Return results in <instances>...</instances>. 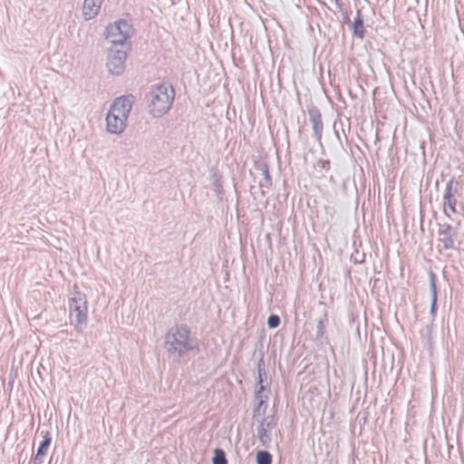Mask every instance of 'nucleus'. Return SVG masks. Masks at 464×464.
Listing matches in <instances>:
<instances>
[{
  "label": "nucleus",
  "mask_w": 464,
  "mask_h": 464,
  "mask_svg": "<svg viewBox=\"0 0 464 464\" xmlns=\"http://www.w3.org/2000/svg\"><path fill=\"white\" fill-rule=\"evenodd\" d=\"M133 102L131 95L121 96L114 101L106 117V127L109 132L120 134L125 130Z\"/></svg>",
  "instance_id": "obj_1"
},
{
  "label": "nucleus",
  "mask_w": 464,
  "mask_h": 464,
  "mask_svg": "<svg viewBox=\"0 0 464 464\" xmlns=\"http://www.w3.org/2000/svg\"><path fill=\"white\" fill-rule=\"evenodd\" d=\"M174 99L173 89L166 83L158 85L150 93L149 101L150 112L154 117H160L167 113Z\"/></svg>",
  "instance_id": "obj_2"
},
{
  "label": "nucleus",
  "mask_w": 464,
  "mask_h": 464,
  "mask_svg": "<svg viewBox=\"0 0 464 464\" xmlns=\"http://www.w3.org/2000/svg\"><path fill=\"white\" fill-rule=\"evenodd\" d=\"M166 343L179 355L197 347L190 339V331L186 325H179L170 329L167 334Z\"/></svg>",
  "instance_id": "obj_3"
},
{
  "label": "nucleus",
  "mask_w": 464,
  "mask_h": 464,
  "mask_svg": "<svg viewBox=\"0 0 464 464\" xmlns=\"http://www.w3.org/2000/svg\"><path fill=\"white\" fill-rule=\"evenodd\" d=\"M134 32L131 24L120 19L110 24L106 28V39L115 45H122L131 37Z\"/></svg>",
  "instance_id": "obj_4"
},
{
  "label": "nucleus",
  "mask_w": 464,
  "mask_h": 464,
  "mask_svg": "<svg viewBox=\"0 0 464 464\" xmlns=\"http://www.w3.org/2000/svg\"><path fill=\"white\" fill-rule=\"evenodd\" d=\"M70 314L75 318L79 325L85 324L88 318L87 299L84 295L78 294L72 297L69 304Z\"/></svg>",
  "instance_id": "obj_5"
},
{
  "label": "nucleus",
  "mask_w": 464,
  "mask_h": 464,
  "mask_svg": "<svg viewBox=\"0 0 464 464\" xmlns=\"http://www.w3.org/2000/svg\"><path fill=\"white\" fill-rule=\"evenodd\" d=\"M126 53L123 51H111L108 56L107 67L111 73L119 75L124 71Z\"/></svg>",
  "instance_id": "obj_6"
},
{
  "label": "nucleus",
  "mask_w": 464,
  "mask_h": 464,
  "mask_svg": "<svg viewBox=\"0 0 464 464\" xmlns=\"http://www.w3.org/2000/svg\"><path fill=\"white\" fill-rule=\"evenodd\" d=\"M439 242L441 244L443 249L448 250L454 247V231L450 225L442 224L440 226L439 231Z\"/></svg>",
  "instance_id": "obj_7"
},
{
  "label": "nucleus",
  "mask_w": 464,
  "mask_h": 464,
  "mask_svg": "<svg viewBox=\"0 0 464 464\" xmlns=\"http://www.w3.org/2000/svg\"><path fill=\"white\" fill-rule=\"evenodd\" d=\"M102 0H84L82 5V14L85 20L94 18L102 6Z\"/></svg>",
  "instance_id": "obj_8"
},
{
  "label": "nucleus",
  "mask_w": 464,
  "mask_h": 464,
  "mask_svg": "<svg viewBox=\"0 0 464 464\" xmlns=\"http://www.w3.org/2000/svg\"><path fill=\"white\" fill-rule=\"evenodd\" d=\"M51 437L48 432L45 433L44 436V440L41 442L35 458H34V464H41L43 462V458L46 455L48 448L51 444Z\"/></svg>",
  "instance_id": "obj_9"
},
{
  "label": "nucleus",
  "mask_w": 464,
  "mask_h": 464,
  "mask_svg": "<svg viewBox=\"0 0 464 464\" xmlns=\"http://www.w3.org/2000/svg\"><path fill=\"white\" fill-rule=\"evenodd\" d=\"M353 33L359 37H363L364 34V28H363V22L360 15V13L357 14V16L354 19L353 22Z\"/></svg>",
  "instance_id": "obj_10"
},
{
  "label": "nucleus",
  "mask_w": 464,
  "mask_h": 464,
  "mask_svg": "<svg viewBox=\"0 0 464 464\" xmlns=\"http://www.w3.org/2000/svg\"><path fill=\"white\" fill-rule=\"evenodd\" d=\"M256 462L257 464H271L272 457L267 451H258L256 454Z\"/></svg>",
  "instance_id": "obj_11"
},
{
  "label": "nucleus",
  "mask_w": 464,
  "mask_h": 464,
  "mask_svg": "<svg viewBox=\"0 0 464 464\" xmlns=\"http://www.w3.org/2000/svg\"><path fill=\"white\" fill-rule=\"evenodd\" d=\"M213 464H227L225 453L222 450L217 449L215 450Z\"/></svg>",
  "instance_id": "obj_12"
},
{
  "label": "nucleus",
  "mask_w": 464,
  "mask_h": 464,
  "mask_svg": "<svg viewBox=\"0 0 464 464\" xmlns=\"http://www.w3.org/2000/svg\"><path fill=\"white\" fill-rule=\"evenodd\" d=\"M267 324L269 325L270 328H276L280 324V318L278 315H276V314H272L268 317L267 319Z\"/></svg>",
  "instance_id": "obj_13"
},
{
  "label": "nucleus",
  "mask_w": 464,
  "mask_h": 464,
  "mask_svg": "<svg viewBox=\"0 0 464 464\" xmlns=\"http://www.w3.org/2000/svg\"><path fill=\"white\" fill-rule=\"evenodd\" d=\"M317 166L324 170L330 169V161L326 160H319L317 161Z\"/></svg>",
  "instance_id": "obj_14"
},
{
  "label": "nucleus",
  "mask_w": 464,
  "mask_h": 464,
  "mask_svg": "<svg viewBox=\"0 0 464 464\" xmlns=\"http://www.w3.org/2000/svg\"><path fill=\"white\" fill-rule=\"evenodd\" d=\"M317 327H318V334L320 335H323L324 334V321L320 320L318 322Z\"/></svg>",
  "instance_id": "obj_15"
},
{
  "label": "nucleus",
  "mask_w": 464,
  "mask_h": 464,
  "mask_svg": "<svg viewBox=\"0 0 464 464\" xmlns=\"http://www.w3.org/2000/svg\"><path fill=\"white\" fill-rule=\"evenodd\" d=\"M452 198L450 192L449 191L446 195H445V198H447L449 201L450 200V198Z\"/></svg>",
  "instance_id": "obj_16"
},
{
  "label": "nucleus",
  "mask_w": 464,
  "mask_h": 464,
  "mask_svg": "<svg viewBox=\"0 0 464 464\" xmlns=\"http://www.w3.org/2000/svg\"><path fill=\"white\" fill-rule=\"evenodd\" d=\"M435 306H436V297H434V300H433V303H432V311L435 310Z\"/></svg>",
  "instance_id": "obj_17"
},
{
  "label": "nucleus",
  "mask_w": 464,
  "mask_h": 464,
  "mask_svg": "<svg viewBox=\"0 0 464 464\" xmlns=\"http://www.w3.org/2000/svg\"><path fill=\"white\" fill-rule=\"evenodd\" d=\"M264 390V387L261 386L259 392H261Z\"/></svg>",
  "instance_id": "obj_18"
}]
</instances>
